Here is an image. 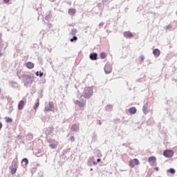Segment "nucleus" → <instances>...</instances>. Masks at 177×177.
I'll return each instance as SVG.
<instances>
[{
	"instance_id": "b1692460",
	"label": "nucleus",
	"mask_w": 177,
	"mask_h": 177,
	"mask_svg": "<svg viewBox=\"0 0 177 177\" xmlns=\"http://www.w3.org/2000/svg\"><path fill=\"white\" fill-rule=\"evenodd\" d=\"M39 102H37L35 104L34 109H37L39 107Z\"/></svg>"
},
{
	"instance_id": "4468645a",
	"label": "nucleus",
	"mask_w": 177,
	"mask_h": 177,
	"mask_svg": "<svg viewBox=\"0 0 177 177\" xmlns=\"http://www.w3.org/2000/svg\"><path fill=\"white\" fill-rule=\"evenodd\" d=\"M76 10L74 8H71L68 10V14L71 16L75 15Z\"/></svg>"
},
{
	"instance_id": "f03ea898",
	"label": "nucleus",
	"mask_w": 177,
	"mask_h": 177,
	"mask_svg": "<svg viewBox=\"0 0 177 177\" xmlns=\"http://www.w3.org/2000/svg\"><path fill=\"white\" fill-rule=\"evenodd\" d=\"M129 164L130 167L134 168L136 165H140V162L138 159H131V160H129Z\"/></svg>"
},
{
	"instance_id": "2f4dec72",
	"label": "nucleus",
	"mask_w": 177,
	"mask_h": 177,
	"mask_svg": "<svg viewBox=\"0 0 177 177\" xmlns=\"http://www.w3.org/2000/svg\"><path fill=\"white\" fill-rule=\"evenodd\" d=\"M2 42H3V40L0 39V44H1Z\"/></svg>"
},
{
	"instance_id": "aec40b11",
	"label": "nucleus",
	"mask_w": 177,
	"mask_h": 177,
	"mask_svg": "<svg viewBox=\"0 0 177 177\" xmlns=\"http://www.w3.org/2000/svg\"><path fill=\"white\" fill-rule=\"evenodd\" d=\"M100 57H101V59H105L106 57V54L105 53H104V52L100 54Z\"/></svg>"
},
{
	"instance_id": "9b49d317",
	"label": "nucleus",
	"mask_w": 177,
	"mask_h": 177,
	"mask_svg": "<svg viewBox=\"0 0 177 177\" xmlns=\"http://www.w3.org/2000/svg\"><path fill=\"white\" fill-rule=\"evenodd\" d=\"M89 58L91 60H97V53H91Z\"/></svg>"
},
{
	"instance_id": "bb28decb",
	"label": "nucleus",
	"mask_w": 177,
	"mask_h": 177,
	"mask_svg": "<svg viewBox=\"0 0 177 177\" xmlns=\"http://www.w3.org/2000/svg\"><path fill=\"white\" fill-rule=\"evenodd\" d=\"M44 75V73H39V77H42Z\"/></svg>"
},
{
	"instance_id": "7c9ffc66",
	"label": "nucleus",
	"mask_w": 177,
	"mask_h": 177,
	"mask_svg": "<svg viewBox=\"0 0 177 177\" xmlns=\"http://www.w3.org/2000/svg\"><path fill=\"white\" fill-rule=\"evenodd\" d=\"M97 162H93V165H97Z\"/></svg>"
},
{
	"instance_id": "c756f323",
	"label": "nucleus",
	"mask_w": 177,
	"mask_h": 177,
	"mask_svg": "<svg viewBox=\"0 0 177 177\" xmlns=\"http://www.w3.org/2000/svg\"><path fill=\"white\" fill-rule=\"evenodd\" d=\"M101 162V159H97V162Z\"/></svg>"
},
{
	"instance_id": "393cba45",
	"label": "nucleus",
	"mask_w": 177,
	"mask_h": 177,
	"mask_svg": "<svg viewBox=\"0 0 177 177\" xmlns=\"http://www.w3.org/2000/svg\"><path fill=\"white\" fill-rule=\"evenodd\" d=\"M71 142H74V140H75V138H74V136L71 137Z\"/></svg>"
},
{
	"instance_id": "412c9836",
	"label": "nucleus",
	"mask_w": 177,
	"mask_h": 177,
	"mask_svg": "<svg viewBox=\"0 0 177 177\" xmlns=\"http://www.w3.org/2000/svg\"><path fill=\"white\" fill-rule=\"evenodd\" d=\"M6 122L9 123L12 122V119L10 118H6Z\"/></svg>"
},
{
	"instance_id": "4be33fe9",
	"label": "nucleus",
	"mask_w": 177,
	"mask_h": 177,
	"mask_svg": "<svg viewBox=\"0 0 177 177\" xmlns=\"http://www.w3.org/2000/svg\"><path fill=\"white\" fill-rule=\"evenodd\" d=\"M22 162L25 163V165H27L28 164V160L26 158L23 159Z\"/></svg>"
},
{
	"instance_id": "9d476101",
	"label": "nucleus",
	"mask_w": 177,
	"mask_h": 177,
	"mask_svg": "<svg viewBox=\"0 0 177 177\" xmlns=\"http://www.w3.org/2000/svg\"><path fill=\"white\" fill-rule=\"evenodd\" d=\"M148 161L150 164L154 165L156 161H157V158H156V157H154V156H152V157L149 158Z\"/></svg>"
},
{
	"instance_id": "6e6552de",
	"label": "nucleus",
	"mask_w": 177,
	"mask_h": 177,
	"mask_svg": "<svg viewBox=\"0 0 177 177\" xmlns=\"http://www.w3.org/2000/svg\"><path fill=\"white\" fill-rule=\"evenodd\" d=\"M153 54L156 57H158L160 55H161V51H160L158 48H155L153 51Z\"/></svg>"
},
{
	"instance_id": "f3484780",
	"label": "nucleus",
	"mask_w": 177,
	"mask_h": 177,
	"mask_svg": "<svg viewBox=\"0 0 177 177\" xmlns=\"http://www.w3.org/2000/svg\"><path fill=\"white\" fill-rule=\"evenodd\" d=\"M17 167H14V168H11L10 169V174L14 175L16 174L17 172Z\"/></svg>"
},
{
	"instance_id": "7ed1b4c3",
	"label": "nucleus",
	"mask_w": 177,
	"mask_h": 177,
	"mask_svg": "<svg viewBox=\"0 0 177 177\" xmlns=\"http://www.w3.org/2000/svg\"><path fill=\"white\" fill-rule=\"evenodd\" d=\"M174 154L172 150H166L163 152V156L166 158H172Z\"/></svg>"
},
{
	"instance_id": "0eeeda50",
	"label": "nucleus",
	"mask_w": 177,
	"mask_h": 177,
	"mask_svg": "<svg viewBox=\"0 0 177 177\" xmlns=\"http://www.w3.org/2000/svg\"><path fill=\"white\" fill-rule=\"evenodd\" d=\"M26 103V100H22L21 101H20L18 105V109L19 110H22Z\"/></svg>"
},
{
	"instance_id": "39448f33",
	"label": "nucleus",
	"mask_w": 177,
	"mask_h": 177,
	"mask_svg": "<svg viewBox=\"0 0 177 177\" xmlns=\"http://www.w3.org/2000/svg\"><path fill=\"white\" fill-rule=\"evenodd\" d=\"M104 71L106 74H109L112 71V67L109 64H106L104 67Z\"/></svg>"
},
{
	"instance_id": "5701e85b",
	"label": "nucleus",
	"mask_w": 177,
	"mask_h": 177,
	"mask_svg": "<svg viewBox=\"0 0 177 177\" xmlns=\"http://www.w3.org/2000/svg\"><path fill=\"white\" fill-rule=\"evenodd\" d=\"M78 39V37H73V39H71V41L73 42L74 41H77Z\"/></svg>"
},
{
	"instance_id": "c85d7f7f",
	"label": "nucleus",
	"mask_w": 177,
	"mask_h": 177,
	"mask_svg": "<svg viewBox=\"0 0 177 177\" xmlns=\"http://www.w3.org/2000/svg\"><path fill=\"white\" fill-rule=\"evenodd\" d=\"M36 75L39 76V71L36 72Z\"/></svg>"
},
{
	"instance_id": "ddd939ff",
	"label": "nucleus",
	"mask_w": 177,
	"mask_h": 177,
	"mask_svg": "<svg viewBox=\"0 0 177 177\" xmlns=\"http://www.w3.org/2000/svg\"><path fill=\"white\" fill-rule=\"evenodd\" d=\"M129 112L131 114H135L137 112V109L136 107H131L130 109H129Z\"/></svg>"
},
{
	"instance_id": "a878e982",
	"label": "nucleus",
	"mask_w": 177,
	"mask_h": 177,
	"mask_svg": "<svg viewBox=\"0 0 177 177\" xmlns=\"http://www.w3.org/2000/svg\"><path fill=\"white\" fill-rule=\"evenodd\" d=\"M10 1V0H3V2L6 3H8Z\"/></svg>"
},
{
	"instance_id": "cd10ccee",
	"label": "nucleus",
	"mask_w": 177,
	"mask_h": 177,
	"mask_svg": "<svg viewBox=\"0 0 177 177\" xmlns=\"http://www.w3.org/2000/svg\"><path fill=\"white\" fill-rule=\"evenodd\" d=\"M3 127V124L1 122H0V129H1Z\"/></svg>"
},
{
	"instance_id": "2eb2a0df",
	"label": "nucleus",
	"mask_w": 177,
	"mask_h": 177,
	"mask_svg": "<svg viewBox=\"0 0 177 177\" xmlns=\"http://www.w3.org/2000/svg\"><path fill=\"white\" fill-rule=\"evenodd\" d=\"M147 109H148V104H146L143 106V108H142V111L144 112L145 114H147Z\"/></svg>"
},
{
	"instance_id": "473e14b6",
	"label": "nucleus",
	"mask_w": 177,
	"mask_h": 177,
	"mask_svg": "<svg viewBox=\"0 0 177 177\" xmlns=\"http://www.w3.org/2000/svg\"><path fill=\"white\" fill-rule=\"evenodd\" d=\"M156 171H158V167H156Z\"/></svg>"
},
{
	"instance_id": "a211bd4d",
	"label": "nucleus",
	"mask_w": 177,
	"mask_h": 177,
	"mask_svg": "<svg viewBox=\"0 0 177 177\" xmlns=\"http://www.w3.org/2000/svg\"><path fill=\"white\" fill-rule=\"evenodd\" d=\"M168 172H169L171 174H175L176 170L173 168H171L168 170Z\"/></svg>"
},
{
	"instance_id": "72a5a7b5",
	"label": "nucleus",
	"mask_w": 177,
	"mask_h": 177,
	"mask_svg": "<svg viewBox=\"0 0 177 177\" xmlns=\"http://www.w3.org/2000/svg\"><path fill=\"white\" fill-rule=\"evenodd\" d=\"M0 57H1V53L0 52Z\"/></svg>"
},
{
	"instance_id": "dca6fc26",
	"label": "nucleus",
	"mask_w": 177,
	"mask_h": 177,
	"mask_svg": "<svg viewBox=\"0 0 177 177\" xmlns=\"http://www.w3.org/2000/svg\"><path fill=\"white\" fill-rule=\"evenodd\" d=\"M58 144H59L58 142H57V143H55V144H50V145H49V147H50L51 149H56V148H57Z\"/></svg>"
},
{
	"instance_id": "f257e3e1",
	"label": "nucleus",
	"mask_w": 177,
	"mask_h": 177,
	"mask_svg": "<svg viewBox=\"0 0 177 177\" xmlns=\"http://www.w3.org/2000/svg\"><path fill=\"white\" fill-rule=\"evenodd\" d=\"M93 93V88L91 87H85L84 89V97L89 99Z\"/></svg>"
},
{
	"instance_id": "f8f14e48",
	"label": "nucleus",
	"mask_w": 177,
	"mask_h": 177,
	"mask_svg": "<svg viewBox=\"0 0 177 177\" xmlns=\"http://www.w3.org/2000/svg\"><path fill=\"white\" fill-rule=\"evenodd\" d=\"M34 63L31 62H28L27 63H26V66L28 68V69H32L34 68Z\"/></svg>"
},
{
	"instance_id": "1a4fd4ad",
	"label": "nucleus",
	"mask_w": 177,
	"mask_h": 177,
	"mask_svg": "<svg viewBox=\"0 0 177 177\" xmlns=\"http://www.w3.org/2000/svg\"><path fill=\"white\" fill-rule=\"evenodd\" d=\"M124 37H125L127 38H131L133 37V35L130 31H127V32H124Z\"/></svg>"
},
{
	"instance_id": "6ab92c4d",
	"label": "nucleus",
	"mask_w": 177,
	"mask_h": 177,
	"mask_svg": "<svg viewBox=\"0 0 177 177\" xmlns=\"http://www.w3.org/2000/svg\"><path fill=\"white\" fill-rule=\"evenodd\" d=\"M71 35L73 36L76 35H77V29H73L71 30Z\"/></svg>"
},
{
	"instance_id": "20e7f679",
	"label": "nucleus",
	"mask_w": 177,
	"mask_h": 177,
	"mask_svg": "<svg viewBox=\"0 0 177 177\" xmlns=\"http://www.w3.org/2000/svg\"><path fill=\"white\" fill-rule=\"evenodd\" d=\"M54 109V104L53 102H49L48 106H46L45 108H44V111L45 112H47V111H52L53 109Z\"/></svg>"
},
{
	"instance_id": "423d86ee",
	"label": "nucleus",
	"mask_w": 177,
	"mask_h": 177,
	"mask_svg": "<svg viewBox=\"0 0 177 177\" xmlns=\"http://www.w3.org/2000/svg\"><path fill=\"white\" fill-rule=\"evenodd\" d=\"M71 130L72 131H80V125L77 124H72Z\"/></svg>"
}]
</instances>
